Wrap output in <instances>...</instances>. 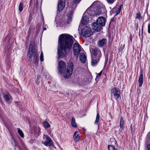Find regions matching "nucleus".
<instances>
[{"mask_svg": "<svg viewBox=\"0 0 150 150\" xmlns=\"http://www.w3.org/2000/svg\"><path fill=\"white\" fill-rule=\"evenodd\" d=\"M88 21V17L84 14L81 21V23L83 25H85L87 24Z\"/></svg>", "mask_w": 150, "mask_h": 150, "instance_id": "nucleus-14", "label": "nucleus"}, {"mask_svg": "<svg viewBox=\"0 0 150 150\" xmlns=\"http://www.w3.org/2000/svg\"><path fill=\"white\" fill-rule=\"evenodd\" d=\"M108 150H115V148L112 145H109L108 146Z\"/></svg>", "mask_w": 150, "mask_h": 150, "instance_id": "nucleus-28", "label": "nucleus"}, {"mask_svg": "<svg viewBox=\"0 0 150 150\" xmlns=\"http://www.w3.org/2000/svg\"><path fill=\"white\" fill-rule=\"evenodd\" d=\"M120 90L118 88L115 87L111 89V96L112 97H113L116 100L120 97Z\"/></svg>", "mask_w": 150, "mask_h": 150, "instance_id": "nucleus-7", "label": "nucleus"}, {"mask_svg": "<svg viewBox=\"0 0 150 150\" xmlns=\"http://www.w3.org/2000/svg\"><path fill=\"white\" fill-rule=\"evenodd\" d=\"M138 81L139 84V86L140 87L142 85L143 81V75L142 74H140L139 76Z\"/></svg>", "mask_w": 150, "mask_h": 150, "instance_id": "nucleus-20", "label": "nucleus"}, {"mask_svg": "<svg viewBox=\"0 0 150 150\" xmlns=\"http://www.w3.org/2000/svg\"><path fill=\"white\" fill-rule=\"evenodd\" d=\"M81 34L83 36L89 37L93 34V32L90 27L86 26L83 27L81 31Z\"/></svg>", "mask_w": 150, "mask_h": 150, "instance_id": "nucleus-6", "label": "nucleus"}, {"mask_svg": "<svg viewBox=\"0 0 150 150\" xmlns=\"http://www.w3.org/2000/svg\"><path fill=\"white\" fill-rule=\"evenodd\" d=\"M75 142H78L80 139V137L77 131H76L73 136Z\"/></svg>", "mask_w": 150, "mask_h": 150, "instance_id": "nucleus-18", "label": "nucleus"}, {"mask_svg": "<svg viewBox=\"0 0 150 150\" xmlns=\"http://www.w3.org/2000/svg\"><path fill=\"white\" fill-rule=\"evenodd\" d=\"M91 57V65L93 66H95L97 64L100 60V58L95 57V56Z\"/></svg>", "mask_w": 150, "mask_h": 150, "instance_id": "nucleus-13", "label": "nucleus"}, {"mask_svg": "<svg viewBox=\"0 0 150 150\" xmlns=\"http://www.w3.org/2000/svg\"><path fill=\"white\" fill-rule=\"evenodd\" d=\"M71 126L74 127H76L77 126V125L75 119L74 117H72L71 120Z\"/></svg>", "mask_w": 150, "mask_h": 150, "instance_id": "nucleus-21", "label": "nucleus"}, {"mask_svg": "<svg viewBox=\"0 0 150 150\" xmlns=\"http://www.w3.org/2000/svg\"><path fill=\"white\" fill-rule=\"evenodd\" d=\"M106 19L103 17H100L96 22L93 23V29L97 32L100 31L103 29V27L105 25Z\"/></svg>", "mask_w": 150, "mask_h": 150, "instance_id": "nucleus-5", "label": "nucleus"}, {"mask_svg": "<svg viewBox=\"0 0 150 150\" xmlns=\"http://www.w3.org/2000/svg\"><path fill=\"white\" fill-rule=\"evenodd\" d=\"M34 139H30V142L31 143H33L34 142Z\"/></svg>", "mask_w": 150, "mask_h": 150, "instance_id": "nucleus-36", "label": "nucleus"}, {"mask_svg": "<svg viewBox=\"0 0 150 150\" xmlns=\"http://www.w3.org/2000/svg\"><path fill=\"white\" fill-rule=\"evenodd\" d=\"M142 18V16H141L140 13H137L136 14V19H137L139 20H140Z\"/></svg>", "mask_w": 150, "mask_h": 150, "instance_id": "nucleus-27", "label": "nucleus"}, {"mask_svg": "<svg viewBox=\"0 0 150 150\" xmlns=\"http://www.w3.org/2000/svg\"><path fill=\"white\" fill-rule=\"evenodd\" d=\"M107 2L111 4L113 3L115 1V0H107Z\"/></svg>", "mask_w": 150, "mask_h": 150, "instance_id": "nucleus-32", "label": "nucleus"}, {"mask_svg": "<svg viewBox=\"0 0 150 150\" xmlns=\"http://www.w3.org/2000/svg\"><path fill=\"white\" fill-rule=\"evenodd\" d=\"M107 40L105 38H103L98 42V46L100 47L104 46L106 44Z\"/></svg>", "mask_w": 150, "mask_h": 150, "instance_id": "nucleus-17", "label": "nucleus"}, {"mask_svg": "<svg viewBox=\"0 0 150 150\" xmlns=\"http://www.w3.org/2000/svg\"><path fill=\"white\" fill-rule=\"evenodd\" d=\"M17 129L18 130V133L20 136L22 138H23L24 134L22 131L19 128H17Z\"/></svg>", "mask_w": 150, "mask_h": 150, "instance_id": "nucleus-22", "label": "nucleus"}, {"mask_svg": "<svg viewBox=\"0 0 150 150\" xmlns=\"http://www.w3.org/2000/svg\"><path fill=\"white\" fill-rule=\"evenodd\" d=\"M92 54L91 57H95L100 58L101 56V54L100 50L97 48L92 49Z\"/></svg>", "mask_w": 150, "mask_h": 150, "instance_id": "nucleus-9", "label": "nucleus"}, {"mask_svg": "<svg viewBox=\"0 0 150 150\" xmlns=\"http://www.w3.org/2000/svg\"><path fill=\"white\" fill-rule=\"evenodd\" d=\"M81 0H73V2L74 3H79Z\"/></svg>", "mask_w": 150, "mask_h": 150, "instance_id": "nucleus-34", "label": "nucleus"}, {"mask_svg": "<svg viewBox=\"0 0 150 150\" xmlns=\"http://www.w3.org/2000/svg\"><path fill=\"white\" fill-rule=\"evenodd\" d=\"M99 119V115L98 113L97 114L95 122L94 124L95 125H97Z\"/></svg>", "mask_w": 150, "mask_h": 150, "instance_id": "nucleus-25", "label": "nucleus"}, {"mask_svg": "<svg viewBox=\"0 0 150 150\" xmlns=\"http://www.w3.org/2000/svg\"><path fill=\"white\" fill-rule=\"evenodd\" d=\"M73 51L74 55L78 57L81 51V46L78 43L75 42L74 44Z\"/></svg>", "mask_w": 150, "mask_h": 150, "instance_id": "nucleus-8", "label": "nucleus"}, {"mask_svg": "<svg viewBox=\"0 0 150 150\" xmlns=\"http://www.w3.org/2000/svg\"><path fill=\"white\" fill-rule=\"evenodd\" d=\"M43 138L44 139H46V141H42V143L46 146H50L52 144V142L51 138L48 135L44 134Z\"/></svg>", "mask_w": 150, "mask_h": 150, "instance_id": "nucleus-10", "label": "nucleus"}, {"mask_svg": "<svg viewBox=\"0 0 150 150\" xmlns=\"http://www.w3.org/2000/svg\"><path fill=\"white\" fill-rule=\"evenodd\" d=\"M147 147L148 149V150H150V144H148Z\"/></svg>", "mask_w": 150, "mask_h": 150, "instance_id": "nucleus-38", "label": "nucleus"}, {"mask_svg": "<svg viewBox=\"0 0 150 150\" xmlns=\"http://www.w3.org/2000/svg\"><path fill=\"white\" fill-rule=\"evenodd\" d=\"M40 60L41 62H42L44 60L43 55L42 52H41L40 55Z\"/></svg>", "mask_w": 150, "mask_h": 150, "instance_id": "nucleus-30", "label": "nucleus"}, {"mask_svg": "<svg viewBox=\"0 0 150 150\" xmlns=\"http://www.w3.org/2000/svg\"><path fill=\"white\" fill-rule=\"evenodd\" d=\"M125 120L122 117H121L120 122V130L121 131L122 130L125 128Z\"/></svg>", "mask_w": 150, "mask_h": 150, "instance_id": "nucleus-12", "label": "nucleus"}, {"mask_svg": "<svg viewBox=\"0 0 150 150\" xmlns=\"http://www.w3.org/2000/svg\"><path fill=\"white\" fill-rule=\"evenodd\" d=\"M23 9V4L22 3H20L19 6V10L20 11H21Z\"/></svg>", "mask_w": 150, "mask_h": 150, "instance_id": "nucleus-26", "label": "nucleus"}, {"mask_svg": "<svg viewBox=\"0 0 150 150\" xmlns=\"http://www.w3.org/2000/svg\"><path fill=\"white\" fill-rule=\"evenodd\" d=\"M31 28H30L28 30V34L30 35V32H31Z\"/></svg>", "mask_w": 150, "mask_h": 150, "instance_id": "nucleus-37", "label": "nucleus"}, {"mask_svg": "<svg viewBox=\"0 0 150 150\" xmlns=\"http://www.w3.org/2000/svg\"><path fill=\"white\" fill-rule=\"evenodd\" d=\"M65 6L64 0H59L58 5V10L59 11H62Z\"/></svg>", "mask_w": 150, "mask_h": 150, "instance_id": "nucleus-11", "label": "nucleus"}, {"mask_svg": "<svg viewBox=\"0 0 150 150\" xmlns=\"http://www.w3.org/2000/svg\"><path fill=\"white\" fill-rule=\"evenodd\" d=\"M148 33H150V23H149L148 25Z\"/></svg>", "mask_w": 150, "mask_h": 150, "instance_id": "nucleus-35", "label": "nucleus"}, {"mask_svg": "<svg viewBox=\"0 0 150 150\" xmlns=\"http://www.w3.org/2000/svg\"><path fill=\"white\" fill-rule=\"evenodd\" d=\"M102 71H103L101 70L100 71V73H98V75L97 76V77H100V76H101V75L102 74Z\"/></svg>", "mask_w": 150, "mask_h": 150, "instance_id": "nucleus-33", "label": "nucleus"}, {"mask_svg": "<svg viewBox=\"0 0 150 150\" xmlns=\"http://www.w3.org/2000/svg\"><path fill=\"white\" fill-rule=\"evenodd\" d=\"M72 38L71 36L67 34H63L59 35L58 49L59 58H62L65 57L67 53L66 51L71 49L73 45Z\"/></svg>", "mask_w": 150, "mask_h": 150, "instance_id": "nucleus-1", "label": "nucleus"}, {"mask_svg": "<svg viewBox=\"0 0 150 150\" xmlns=\"http://www.w3.org/2000/svg\"><path fill=\"white\" fill-rule=\"evenodd\" d=\"M37 52L35 45L30 44L28 53V58L29 60L33 61L36 65H37L38 60V54L37 53Z\"/></svg>", "mask_w": 150, "mask_h": 150, "instance_id": "nucleus-4", "label": "nucleus"}, {"mask_svg": "<svg viewBox=\"0 0 150 150\" xmlns=\"http://www.w3.org/2000/svg\"><path fill=\"white\" fill-rule=\"evenodd\" d=\"M3 98L5 102L8 103H11L13 99L12 97L9 94L4 95L3 96Z\"/></svg>", "mask_w": 150, "mask_h": 150, "instance_id": "nucleus-15", "label": "nucleus"}, {"mask_svg": "<svg viewBox=\"0 0 150 150\" xmlns=\"http://www.w3.org/2000/svg\"><path fill=\"white\" fill-rule=\"evenodd\" d=\"M65 62L63 61H60L58 64V70L60 74H63L65 78L70 77L72 74L74 69V64L72 60H70L68 63L67 68L66 70Z\"/></svg>", "mask_w": 150, "mask_h": 150, "instance_id": "nucleus-2", "label": "nucleus"}, {"mask_svg": "<svg viewBox=\"0 0 150 150\" xmlns=\"http://www.w3.org/2000/svg\"><path fill=\"white\" fill-rule=\"evenodd\" d=\"M81 61L82 63H85L86 62V57L83 53H81L80 56Z\"/></svg>", "mask_w": 150, "mask_h": 150, "instance_id": "nucleus-19", "label": "nucleus"}, {"mask_svg": "<svg viewBox=\"0 0 150 150\" xmlns=\"http://www.w3.org/2000/svg\"><path fill=\"white\" fill-rule=\"evenodd\" d=\"M11 142H12V144L16 146V140L14 138L13 136L11 134Z\"/></svg>", "mask_w": 150, "mask_h": 150, "instance_id": "nucleus-23", "label": "nucleus"}, {"mask_svg": "<svg viewBox=\"0 0 150 150\" xmlns=\"http://www.w3.org/2000/svg\"><path fill=\"white\" fill-rule=\"evenodd\" d=\"M40 77L39 76H38L37 78V81H36V83H37L38 84L40 82Z\"/></svg>", "mask_w": 150, "mask_h": 150, "instance_id": "nucleus-31", "label": "nucleus"}, {"mask_svg": "<svg viewBox=\"0 0 150 150\" xmlns=\"http://www.w3.org/2000/svg\"><path fill=\"white\" fill-rule=\"evenodd\" d=\"M105 10L104 8L101 7L94 2L87 10L88 13L91 16H94L102 13Z\"/></svg>", "mask_w": 150, "mask_h": 150, "instance_id": "nucleus-3", "label": "nucleus"}, {"mask_svg": "<svg viewBox=\"0 0 150 150\" xmlns=\"http://www.w3.org/2000/svg\"><path fill=\"white\" fill-rule=\"evenodd\" d=\"M46 30V28H43V30Z\"/></svg>", "mask_w": 150, "mask_h": 150, "instance_id": "nucleus-39", "label": "nucleus"}, {"mask_svg": "<svg viewBox=\"0 0 150 150\" xmlns=\"http://www.w3.org/2000/svg\"><path fill=\"white\" fill-rule=\"evenodd\" d=\"M43 126L45 128L49 127L50 125L49 123L46 121H45L43 123Z\"/></svg>", "mask_w": 150, "mask_h": 150, "instance_id": "nucleus-24", "label": "nucleus"}, {"mask_svg": "<svg viewBox=\"0 0 150 150\" xmlns=\"http://www.w3.org/2000/svg\"><path fill=\"white\" fill-rule=\"evenodd\" d=\"M121 6L119 7V8H118V9L116 11V15H118V14H119L120 12V11H121Z\"/></svg>", "mask_w": 150, "mask_h": 150, "instance_id": "nucleus-29", "label": "nucleus"}, {"mask_svg": "<svg viewBox=\"0 0 150 150\" xmlns=\"http://www.w3.org/2000/svg\"><path fill=\"white\" fill-rule=\"evenodd\" d=\"M73 11H70L68 13L67 16L68 18L67 20V23L69 24L72 21V17L73 15Z\"/></svg>", "mask_w": 150, "mask_h": 150, "instance_id": "nucleus-16", "label": "nucleus"}]
</instances>
